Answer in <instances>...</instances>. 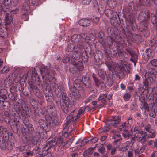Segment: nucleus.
I'll return each instance as SVG.
<instances>
[{"label": "nucleus", "instance_id": "58836bf2", "mask_svg": "<svg viewBox=\"0 0 157 157\" xmlns=\"http://www.w3.org/2000/svg\"><path fill=\"white\" fill-rule=\"evenodd\" d=\"M98 150V151L101 154H103L105 152V149L104 146L101 144L99 146Z\"/></svg>", "mask_w": 157, "mask_h": 157}, {"label": "nucleus", "instance_id": "4d7b16f0", "mask_svg": "<svg viewBox=\"0 0 157 157\" xmlns=\"http://www.w3.org/2000/svg\"><path fill=\"white\" fill-rule=\"evenodd\" d=\"M129 142L127 141V142L124 145V150H126L128 149V148L129 147Z\"/></svg>", "mask_w": 157, "mask_h": 157}, {"label": "nucleus", "instance_id": "dca6fc26", "mask_svg": "<svg viewBox=\"0 0 157 157\" xmlns=\"http://www.w3.org/2000/svg\"><path fill=\"white\" fill-rule=\"evenodd\" d=\"M148 99L151 101H153V104H152V107L153 108L154 106H157V94L155 93L150 94L148 97Z\"/></svg>", "mask_w": 157, "mask_h": 157}, {"label": "nucleus", "instance_id": "37998d69", "mask_svg": "<svg viewBox=\"0 0 157 157\" xmlns=\"http://www.w3.org/2000/svg\"><path fill=\"white\" fill-rule=\"evenodd\" d=\"M98 74L99 77L102 78H103L105 77V73L104 72L101 70H100L98 71Z\"/></svg>", "mask_w": 157, "mask_h": 157}, {"label": "nucleus", "instance_id": "ddd939ff", "mask_svg": "<svg viewBox=\"0 0 157 157\" xmlns=\"http://www.w3.org/2000/svg\"><path fill=\"white\" fill-rule=\"evenodd\" d=\"M65 101H63L61 102V108L64 112L67 113L69 111H71V106L68 104V102L65 103Z\"/></svg>", "mask_w": 157, "mask_h": 157}, {"label": "nucleus", "instance_id": "2eb2a0df", "mask_svg": "<svg viewBox=\"0 0 157 157\" xmlns=\"http://www.w3.org/2000/svg\"><path fill=\"white\" fill-rule=\"evenodd\" d=\"M153 78H145L143 80V86L145 87L144 90H148V86H151L153 83Z\"/></svg>", "mask_w": 157, "mask_h": 157}, {"label": "nucleus", "instance_id": "9b49d317", "mask_svg": "<svg viewBox=\"0 0 157 157\" xmlns=\"http://www.w3.org/2000/svg\"><path fill=\"white\" fill-rule=\"evenodd\" d=\"M57 143V141L55 139L49 140L46 144V146L43 147V152H44L45 150H46V151H47L48 149L53 146L56 144Z\"/></svg>", "mask_w": 157, "mask_h": 157}, {"label": "nucleus", "instance_id": "aec40b11", "mask_svg": "<svg viewBox=\"0 0 157 157\" xmlns=\"http://www.w3.org/2000/svg\"><path fill=\"white\" fill-rule=\"evenodd\" d=\"M90 21L86 19H82L79 20V24L83 26H87L90 25Z\"/></svg>", "mask_w": 157, "mask_h": 157}, {"label": "nucleus", "instance_id": "c9c22d12", "mask_svg": "<svg viewBox=\"0 0 157 157\" xmlns=\"http://www.w3.org/2000/svg\"><path fill=\"white\" fill-rule=\"evenodd\" d=\"M40 71H41V75L42 76V78L43 79V81L44 82H50V80H49L48 78H47V76L44 75V71L43 70H40Z\"/></svg>", "mask_w": 157, "mask_h": 157}, {"label": "nucleus", "instance_id": "69168bd1", "mask_svg": "<svg viewBox=\"0 0 157 157\" xmlns=\"http://www.w3.org/2000/svg\"><path fill=\"white\" fill-rule=\"evenodd\" d=\"M99 20V18L98 17H95L92 20L93 22L95 23H97Z\"/></svg>", "mask_w": 157, "mask_h": 157}, {"label": "nucleus", "instance_id": "6e6d98bb", "mask_svg": "<svg viewBox=\"0 0 157 157\" xmlns=\"http://www.w3.org/2000/svg\"><path fill=\"white\" fill-rule=\"evenodd\" d=\"M91 0H82V3L85 5L89 4Z\"/></svg>", "mask_w": 157, "mask_h": 157}, {"label": "nucleus", "instance_id": "e433bc0d", "mask_svg": "<svg viewBox=\"0 0 157 157\" xmlns=\"http://www.w3.org/2000/svg\"><path fill=\"white\" fill-rule=\"evenodd\" d=\"M80 56L79 52L77 51H75L73 53L72 57L75 59H77L79 58Z\"/></svg>", "mask_w": 157, "mask_h": 157}, {"label": "nucleus", "instance_id": "3c124183", "mask_svg": "<svg viewBox=\"0 0 157 157\" xmlns=\"http://www.w3.org/2000/svg\"><path fill=\"white\" fill-rule=\"evenodd\" d=\"M152 129H153L151 128V127L150 124H147L145 127V130L147 132H148Z\"/></svg>", "mask_w": 157, "mask_h": 157}, {"label": "nucleus", "instance_id": "864d4df0", "mask_svg": "<svg viewBox=\"0 0 157 157\" xmlns=\"http://www.w3.org/2000/svg\"><path fill=\"white\" fill-rule=\"evenodd\" d=\"M9 71V68L7 67H4L3 68L2 70V73H7Z\"/></svg>", "mask_w": 157, "mask_h": 157}, {"label": "nucleus", "instance_id": "338daca9", "mask_svg": "<svg viewBox=\"0 0 157 157\" xmlns=\"http://www.w3.org/2000/svg\"><path fill=\"white\" fill-rule=\"evenodd\" d=\"M69 59L68 57H64L63 60V63H66L69 62Z\"/></svg>", "mask_w": 157, "mask_h": 157}, {"label": "nucleus", "instance_id": "603ef678", "mask_svg": "<svg viewBox=\"0 0 157 157\" xmlns=\"http://www.w3.org/2000/svg\"><path fill=\"white\" fill-rule=\"evenodd\" d=\"M2 21L1 19L0 18V37H3L2 36L3 33V30L1 28V24Z\"/></svg>", "mask_w": 157, "mask_h": 157}, {"label": "nucleus", "instance_id": "6e6552de", "mask_svg": "<svg viewBox=\"0 0 157 157\" xmlns=\"http://www.w3.org/2000/svg\"><path fill=\"white\" fill-rule=\"evenodd\" d=\"M120 121V117L119 116H114L110 119L109 122H108V124L112 125L113 127H117Z\"/></svg>", "mask_w": 157, "mask_h": 157}, {"label": "nucleus", "instance_id": "f03ea898", "mask_svg": "<svg viewBox=\"0 0 157 157\" xmlns=\"http://www.w3.org/2000/svg\"><path fill=\"white\" fill-rule=\"evenodd\" d=\"M70 95L71 97V102L73 105L75 104L79 101L81 95L79 91L75 87H70Z\"/></svg>", "mask_w": 157, "mask_h": 157}, {"label": "nucleus", "instance_id": "5fc2aeb1", "mask_svg": "<svg viewBox=\"0 0 157 157\" xmlns=\"http://www.w3.org/2000/svg\"><path fill=\"white\" fill-rule=\"evenodd\" d=\"M86 79L87 80V81L86 82L85 81L84 82H83V83L86 86L88 87H89L90 86V81L88 78H86Z\"/></svg>", "mask_w": 157, "mask_h": 157}, {"label": "nucleus", "instance_id": "20e7f679", "mask_svg": "<svg viewBox=\"0 0 157 157\" xmlns=\"http://www.w3.org/2000/svg\"><path fill=\"white\" fill-rule=\"evenodd\" d=\"M80 38L81 41L84 40L83 38H82L80 35L74 34L71 36V40L72 42L75 43L74 42H78V43L77 44V47L78 48L81 49L83 48L84 45L83 43H80L79 41V39Z\"/></svg>", "mask_w": 157, "mask_h": 157}, {"label": "nucleus", "instance_id": "ea45409f", "mask_svg": "<svg viewBox=\"0 0 157 157\" xmlns=\"http://www.w3.org/2000/svg\"><path fill=\"white\" fill-rule=\"evenodd\" d=\"M131 96V94L130 93H126L123 96V98L125 101L129 100Z\"/></svg>", "mask_w": 157, "mask_h": 157}, {"label": "nucleus", "instance_id": "a19ab883", "mask_svg": "<svg viewBox=\"0 0 157 157\" xmlns=\"http://www.w3.org/2000/svg\"><path fill=\"white\" fill-rule=\"evenodd\" d=\"M2 105L4 109H7L10 106L9 102L6 101H2Z\"/></svg>", "mask_w": 157, "mask_h": 157}, {"label": "nucleus", "instance_id": "4468645a", "mask_svg": "<svg viewBox=\"0 0 157 157\" xmlns=\"http://www.w3.org/2000/svg\"><path fill=\"white\" fill-rule=\"evenodd\" d=\"M50 119L52 121H50L49 119L48 120L47 119V122L48 123H49L50 127L53 126L55 125H58L59 124V118L56 117H55L53 118H50Z\"/></svg>", "mask_w": 157, "mask_h": 157}, {"label": "nucleus", "instance_id": "a211bd4d", "mask_svg": "<svg viewBox=\"0 0 157 157\" xmlns=\"http://www.w3.org/2000/svg\"><path fill=\"white\" fill-rule=\"evenodd\" d=\"M73 140V138H71L69 139L65 143V142L63 143L62 140H60L59 143L60 144V146H61L62 147H63L64 148H66L68 147L71 145Z\"/></svg>", "mask_w": 157, "mask_h": 157}, {"label": "nucleus", "instance_id": "680f3d73", "mask_svg": "<svg viewBox=\"0 0 157 157\" xmlns=\"http://www.w3.org/2000/svg\"><path fill=\"white\" fill-rule=\"evenodd\" d=\"M6 130L2 126H0V133L2 134H4V133L5 132Z\"/></svg>", "mask_w": 157, "mask_h": 157}, {"label": "nucleus", "instance_id": "72a5a7b5", "mask_svg": "<svg viewBox=\"0 0 157 157\" xmlns=\"http://www.w3.org/2000/svg\"><path fill=\"white\" fill-rule=\"evenodd\" d=\"M130 55L132 57L130 59V61L133 62L134 63V66H135L137 59V54H134V56H133V55L132 53H130Z\"/></svg>", "mask_w": 157, "mask_h": 157}, {"label": "nucleus", "instance_id": "09e8293b", "mask_svg": "<svg viewBox=\"0 0 157 157\" xmlns=\"http://www.w3.org/2000/svg\"><path fill=\"white\" fill-rule=\"evenodd\" d=\"M150 63L153 66L157 67V60L154 59L150 61Z\"/></svg>", "mask_w": 157, "mask_h": 157}, {"label": "nucleus", "instance_id": "cd10ccee", "mask_svg": "<svg viewBox=\"0 0 157 157\" xmlns=\"http://www.w3.org/2000/svg\"><path fill=\"white\" fill-rule=\"evenodd\" d=\"M108 3L109 6L111 8H114L117 5L116 0H108Z\"/></svg>", "mask_w": 157, "mask_h": 157}, {"label": "nucleus", "instance_id": "b1692460", "mask_svg": "<svg viewBox=\"0 0 157 157\" xmlns=\"http://www.w3.org/2000/svg\"><path fill=\"white\" fill-rule=\"evenodd\" d=\"M75 67L79 71L82 70L84 68L83 63L81 61H78L76 64H75Z\"/></svg>", "mask_w": 157, "mask_h": 157}, {"label": "nucleus", "instance_id": "de8ad7c7", "mask_svg": "<svg viewBox=\"0 0 157 157\" xmlns=\"http://www.w3.org/2000/svg\"><path fill=\"white\" fill-rule=\"evenodd\" d=\"M69 123V121H67L63 125V129L65 131L67 130L69 128L68 125Z\"/></svg>", "mask_w": 157, "mask_h": 157}, {"label": "nucleus", "instance_id": "6ab92c4d", "mask_svg": "<svg viewBox=\"0 0 157 157\" xmlns=\"http://www.w3.org/2000/svg\"><path fill=\"white\" fill-rule=\"evenodd\" d=\"M13 21V18L10 14L7 13L5 16V25L6 26V25L10 24Z\"/></svg>", "mask_w": 157, "mask_h": 157}, {"label": "nucleus", "instance_id": "a18cd8bd", "mask_svg": "<svg viewBox=\"0 0 157 157\" xmlns=\"http://www.w3.org/2000/svg\"><path fill=\"white\" fill-rule=\"evenodd\" d=\"M107 97V95L106 94H100V96L98 98V101H101L103 99H105Z\"/></svg>", "mask_w": 157, "mask_h": 157}, {"label": "nucleus", "instance_id": "423d86ee", "mask_svg": "<svg viewBox=\"0 0 157 157\" xmlns=\"http://www.w3.org/2000/svg\"><path fill=\"white\" fill-rule=\"evenodd\" d=\"M126 125L127 123L126 122H124L120 126L119 128L118 131H121L124 130V132L123 133L124 137L127 139H128L131 137V135L128 134V130L125 129Z\"/></svg>", "mask_w": 157, "mask_h": 157}, {"label": "nucleus", "instance_id": "e2e57ef3", "mask_svg": "<svg viewBox=\"0 0 157 157\" xmlns=\"http://www.w3.org/2000/svg\"><path fill=\"white\" fill-rule=\"evenodd\" d=\"M27 127L28 128V130L29 131H32L33 129V125L30 124H29L27 125Z\"/></svg>", "mask_w": 157, "mask_h": 157}, {"label": "nucleus", "instance_id": "0e129e2a", "mask_svg": "<svg viewBox=\"0 0 157 157\" xmlns=\"http://www.w3.org/2000/svg\"><path fill=\"white\" fill-rule=\"evenodd\" d=\"M151 20L153 24H157L156 17H153V18H151Z\"/></svg>", "mask_w": 157, "mask_h": 157}, {"label": "nucleus", "instance_id": "39448f33", "mask_svg": "<svg viewBox=\"0 0 157 157\" xmlns=\"http://www.w3.org/2000/svg\"><path fill=\"white\" fill-rule=\"evenodd\" d=\"M153 52L150 49H147L146 52L144 53L142 57V59L144 63L146 62L148 59L153 56Z\"/></svg>", "mask_w": 157, "mask_h": 157}, {"label": "nucleus", "instance_id": "4c0bfd02", "mask_svg": "<svg viewBox=\"0 0 157 157\" xmlns=\"http://www.w3.org/2000/svg\"><path fill=\"white\" fill-rule=\"evenodd\" d=\"M128 11L130 13L132 14V11L134 10V6L132 3L129 4L128 6Z\"/></svg>", "mask_w": 157, "mask_h": 157}, {"label": "nucleus", "instance_id": "f3484780", "mask_svg": "<svg viewBox=\"0 0 157 157\" xmlns=\"http://www.w3.org/2000/svg\"><path fill=\"white\" fill-rule=\"evenodd\" d=\"M129 21L126 22L127 25H130L133 30H136L137 28V26L135 22L134 18L130 16L129 17Z\"/></svg>", "mask_w": 157, "mask_h": 157}, {"label": "nucleus", "instance_id": "bb28decb", "mask_svg": "<svg viewBox=\"0 0 157 157\" xmlns=\"http://www.w3.org/2000/svg\"><path fill=\"white\" fill-rule=\"evenodd\" d=\"M145 148V146H144L140 148V149L137 148L134 150V152L136 155L139 154H141L144 151Z\"/></svg>", "mask_w": 157, "mask_h": 157}, {"label": "nucleus", "instance_id": "c03bdc74", "mask_svg": "<svg viewBox=\"0 0 157 157\" xmlns=\"http://www.w3.org/2000/svg\"><path fill=\"white\" fill-rule=\"evenodd\" d=\"M22 18L24 21H27L29 19L28 13L25 12L22 16Z\"/></svg>", "mask_w": 157, "mask_h": 157}, {"label": "nucleus", "instance_id": "a878e982", "mask_svg": "<svg viewBox=\"0 0 157 157\" xmlns=\"http://www.w3.org/2000/svg\"><path fill=\"white\" fill-rule=\"evenodd\" d=\"M11 0H3L2 3L3 4H4V5L5 6H6V10H5L4 9V8L3 9L2 7V12L0 13V14L1 13H2L3 11H5V12L7 11V10L8 9L7 5H9V4H10L11 3ZM0 6H1L0 5Z\"/></svg>", "mask_w": 157, "mask_h": 157}, {"label": "nucleus", "instance_id": "052dcab7", "mask_svg": "<svg viewBox=\"0 0 157 157\" xmlns=\"http://www.w3.org/2000/svg\"><path fill=\"white\" fill-rule=\"evenodd\" d=\"M98 10L99 12L101 13H104L105 11V10L104 8H103L102 7H101L99 6H98Z\"/></svg>", "mask_w": 157, "mask_h": 157}, {"label": "nucleus", "instance_id": "f257e3e1", "mask_svg": "<svg viewBox=\"0 0 157 157\" xmlns=\"http://www.w3.org/2000/svg\"><path fill=\"white\" fill-rule=\"evenodd\" d=\"M132 130L133 131L134 133L133 137L131 139V141L134 143L136 140L141 143L144 144L146 140V136L147 134L146 132L142 130L137 127H135L134 128H132Z\"/></svg>", "mask_w": 157, "mask_h": 157}, {"label": "nucleus", "instance_id": "774afa93", "mask_svg": "<svg viewBox=\"0 0 157 157\" xmlns=\"http://www.w3.org/2000/svg\"><path fill=\"white\" fill-rule=\"evenodd\" d=\"M128 157H132L133 153L132 151H128Z\"/></svg>", "mask_w": 157, "mask_h": 157}, {"label": "nucleus", "instance_id": "5701e85b", "mask_svg": "<svg viewBox=\"0 0 157 157\" xmlns=\"http://www.w3.org/2000/svg\"><path fill=\"white\" fill-rule=\"evenodd\" d=\"M75 43L72 42L71 43H70L67 45L66 50L68 52H72L75 48Z\"/></svg>", "mask_w": 157, "mask_h": 157}, {"label": "nucleus", "instance_id": "9d476101", "mask_svg": "<svg viewBox=\"0 0 157 157\" xmlns=\"http://www.w3.org/2000/svg\"><path fill=\"white\" fill-rule=\"evenodd\" d=\"M148 93V90H144L143 92L140 90L139 91L137 95L139 96V100L141 102H144L145 100V98L147 96Z\"/></svg>", "mask_w": 157, "mask_h": 157}, {"label": "nucleus", "instance_id": "2f4dec72", "mask_svg": "<svg viewBox=\"0 0 157 157\" xmlns=\"http://www.w3.org/2000/svg\"><path fill=\"white\" fill-rule=\"evenodd\" d=\"M88 140L87 139H84L82 140H78L76 143V144H81V146H83L85 145L88 142Z\"/></svg>", "mask_w": 157, "mask_h": 157}, {"label": "nucleus", "instance_id": "f704fd0d", "mask_svg": "<svg viewBox=\"0 0 157 157\" xmlns=\"http://www.w3.org/2000/svg\"><path fill=\"white\" fill-rule=\"evenodd\" d=\"M148 72L152 78H153V77L155 76V74L156 73V72L155 69L150 68L148 71Z\"/></svg>", "mask_w": 157, "mask_h": 157}, {"label": "nucleus", "instance_id": "393cba45", "mask_svg": "<svg viewBox=\"0 0 157 157\" xmlns=\"http://www.w3.org/2000/svg\"><path fill=\"white\" fill-rule=\"evenodd\" d=\"M106 65L109 70L110 71L114 70L115 66L111 60H109L106 62Z\"/></svg>", "mask_w": 157, "mask_h": 157}, {"label": "nucleus", "instance_id": "f8f14e48", "mask_svg": "<svg viewBox=\"0 0 157 157\" xmlns=\"http://www.w3.org/2000/svg\"><path fill=\"white\" fill-rule=\"evenodd\" d=\"M39 123L40 128H42L46 132L50 130V127L49 123L47 124L46 122L42 119L39 120Z\"/></svg>", "mask_w": 157, "mask_h": 157}, {"label": "nucleus", "instance_id": "8fccbe9b", "mask_svg": "<svg viewBox=\"0 0 157 157\" xmlns=\"http://www.w3.org/2000/svg\"><path fill=\"white\" fill-rule=\"evenodd\" d=\"M118 38L117 42H118L119 44H123L124 43V40H123L119 36H117L116 38Z\"/></svg>", "mask_w": 157, "mask_h": 157}, {"label": "nucleus", "instance_id": "79ce46f5", "mask_svg": "<svg viewBox=\"0 0 157 157\" xmlns=\"http://www.w3.org/2000/svg\"><path fill=\"white\" fill-rule=\"evenodd\" d=\"M40 151V149L39 147H37L33 150L32 152V154H33V155H35L36 154L38 153Z\"/></svg>", "mask_w": 157, "mask_h": 157}, {"label": "nucleus", "instance_id": "49530a36", "mask_svg": "<svg viewBox=\"0 0 157 157\" xmlns=\"http://www.w3.org/2000/svg\"><path fill=\"white\" fill-rule=\"evenodd\" d=\"M18 12V10L17 8H16L15 9L11 10L10 12V14L11 15H14L17 14Z\"/></svg>", "mask_w": 157, "mask_h": 157}, {"label": "nucleus", "instance_id": "13d9d810", "mask_svg": "<svg viewBox=\"0 0 157 157\" xmlns=\"http://www.w3.org/2000/svg\"><path fill=\"white\" fill-rule=\"evenodd\" d=\"M144 76L145 77V78H152L148 71L145 72Z\"/></svg>", "mask_w": 157, "mask_h": 157}, {"label": "nucleus", "instance_id": "7c9ffc66", "mask_svg": "<svg viewBox=\"0 0 157 157\" xmlns=\"http://www.w3.org/2000/svg\"><path fill=\"white\" fill-rule=\"evenodd\" d=\"M104 13H105V15L108 17H109L110 16V17L112 18L113 17V12L110 9H107L105 11ZM111 19L112 18H111Z\"/></svg>", "mask_w": 157, "mask_h": 157}, {"label": "nucleus", "instance_id": "412c9836", "mask_svg": "<svg viewBox=\"0 0 157 157\" xmlns=\"http://www.w3.org/2000/svg\"><path fill=\"white\" fill-rule=\"evenodd\" d=\"M74 86L73 87H78L80 89L82 88V82L80 79H77L74 82Z\"/></svg>", "mask_w": 157, "mask_h": 157}, {"label": "nucleus", "instance_id": "4be33fe9", "mask_svg": "<svg viewBox=\"0 0 157 157\" xmlns=\"http://www.w3.org/2000/svg\"><path fill=\"white\" fill-rule=\"evenodd\" d=\"M139 29L140 31H142L147 29V24L146 21H141Z\"/></svg>", "mask_w": 157, "mask_h": 157}, {"label": "nucleus", "instance_id": "473e14b6", "mask_svg": "<svg viewBox=\"0 0 157 157\" xmlns=\"http://www.w3.org/2000/svg\"><path fill=\"white\" fill-rule=\"evenodd\" d=\"M30 9V6L28 3V2L25 1L24 2L23 9L25 11H28Z\"/></svg>", "mask_w": 157, "mask_h": 157}, {"label": "nucleus", "instance_id": "1a4fd4ad", "mask_svg": "<svg viewBox=\"0 0 157 157\" xmlns=\"http://www.w3.org/2000/svg\"><path fill=\"white\" fill-rule=\"evenodd\" d=\"M150 14L146 10L141 11L139 14L138 18L141 21H146L149 18Z\"/></svg>", "mask_w": 157, "mask_h": 157}, {"label": "nucleus", "instance_id": "c756f323", "mask_svg": "<svg viewBox=\"0 0 157 157\" xmlns=\"http://www.w3.org/2000/svg\"><path fill=\"white\" fill-rule=\"evenodd\" d=\"M97 144H95V146L94 147H90L88 150L86 151L84 154V156H88L89 155L92 154V151L97 146Z\"/></svg>", "mask_w": 157, "mask_h": 157}, {"label": "nucleus", "instance_id": "0eeeda50", "mask_svg": "<svg viewBox=\"0 0 157 157\" xmlns=\"http://www.w3.org/2000/svg\"><path fill=\"white\" fill-rule=\"evenodd\" d=\"M9 123L14 132H17L20 126L19 121L16 118L13 120H11Z\"/></svg>", "mask_w": 157, "mask_h": 157}, {"label": "nucleus", "instance_id": "c85d7f7f", "mask_svg": "<svg viewBox=\"0 0 157 157\" xmlns=\"http://www.w3.org/2000/svg\"><path fill=\"white\" fill-rule=\"evenodd\" d=\"M148 132H149L147 136L148 138H153L155 137L156 133L154 129H153Z\"/></svg>", "mask_w": 157, "mask_h": 157}, {"label": "nucleus", "instance_id": "7ed1b4c3", "mask_svg": "<svg viewBox=\"0 0 157 157\" xmlns=\"http://www.w3.org/2000/svg\"><path fill=\"white\" fill-rule=\"evenodd\" d=\"M6 140L5 139L4 136H0V147L1 148L3 149L6 148L9 150H11L13 148V145L11 144L10 142H8L7 143V145L6 146Z\"/></svg>", "mask_w": 157, "mask_h": 157}, {"label": "nucleus", "instance_id": "bf43d9fd", "mask_svg": "<svg viewBox=\"0 0 157 157\" xmlns=\"http://www.w3.org/2000/svg\"><path fill=\"white\" fill-rule=\"evenodd\" d=\"M151 40L155 43L157 42V36H152L151 37Z\"/></svg>", "mask_w": 157, "mask_h": 157}]
</instances>
